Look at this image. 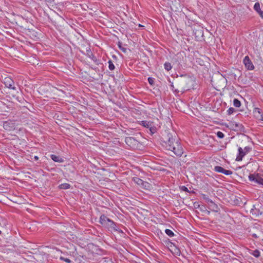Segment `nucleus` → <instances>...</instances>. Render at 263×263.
<instances>
[{
  "instance_id": "obj_31",
  "label": "nucleus",
  "mask_w": 263,
  "mask_h": 263,
  "mask_svg": "<svg viewBox=\"0 0 263 263\" xmlns=\"http://www.w3.org/2000/svg\"><path fill=\"white\" fill-rule=\"evenodd\" d=\"M233 172L232 171L230 170H226L224 169V171H223V174L226 175H230L232 174Z\"/></svg>"
},
{
  "instance_id": "obj_28",
  "label": "nucleus",
  "mask_w": 263,
  "mask_h": 263,
  "mask_svg": "<svg viewBox=\"0 0 263 263\" xmlns=\"http://www.w3.org/2000/svg\"><path fill=\"white\" fill-rule=\"evenodd\" d=\"M216 135H217V137L220 139L223 138L224 136V135L223 134V133L220 131L216 133Z\"/></svg>"
},
{
  "instance_id": "obj_39",
  "label": "nucleus",
  "mask_w": 263,
  "mask_h": 263,
  "mask_svg": "<svg viewBox=\"0 0 263 263\" xmlns=\"http://www.w3.org/2000/svg\"><path fill=\"white\" fill-rule=\"evenodd\" d=\"M34 159L35 160H37L39 159V157L37 156H34Z\"/></svg>"
},
{
  "instance_id": "obj_2",
  "label": "nucleus",
  "mask_w": 263,
  "mask_h": 263,
  "mask_svg": "<svg viewBox=\"0 0 263 263\" xmlns=\"http://www.w3.org/2000/svg\"><path fill=\"white\" fill-rule=\"evenodd\" d=\"M250 213L252 215H254L257 217H263V205L261 203L253 205V208L250 211Z\"/></svg>"
},
{
  "instance_id": "obj_23",
  "label": "nucleus",
  "mask_w": 263,
  "mask_h": 263,
  "mask_svg": "<svg viewBox=\"0 0 263 263\" xmlns=\"http://www.w3.org/2000/svg\"><path fill=\"white\" fill-rule=\"evenodd\" d=\"M118 46L119 48V49L122 50L123 52L125 53L126 52V48L123 47L122 46V43L120 41H119L118 42Z\"/></svg>"
},
{
  "instance_id": "obj_26",
  "label": "nucleus",
  "mask_w": 263,
  "mask_h": 263,
  "mask_svg": "<svg viewBox=\"0 0 263 263\" xmlns=\"http://www.w3.org/2000/svg\"><path fill=\"white\" fill-rule=\"evenodd\" d=\"M108 64H109V66H108V68L110 70H113L115 69V66L112 63V62L111 61V60H109L108 61Z\"/></svg>"
},
{
  "instance_id": "obj_9",
  "label": "nucleus",
  "mask_w": 263,
  "mask_h": 263,
  "mask_svg": "<svg viewBox=\"0 0 263 263\" xmlns=\"http://www.w3.org/2000/svg\"><path fill=\"white\" fill-rule=\"evenodd\" d=\"M238 155L236 158V161H240L242 160V158L245 156V155L246 154L245 153V151L242 149V148L240 147L238 148Z\"/></svg>"
},
{
  "instance_id": "obj_19",
  "label": "nucleus",
  "mask_w": 263,
  "mask_h": 263,
  "mask_svg": "<svg viewBox=\"0 0 263 263\" xmlns=\"http://www.w3.org/2000/svg\"><path fill=\"white\" fill-rule=\"evenodd\" d=\"M141 124L143 126L148 128L150 127V126L152 125V123L148 122L147 121H142Z\"/></svg>"
},
{
  "instance_id": "obj_1",
  "label": "nucleus",
  "mask_w": 263,
  "mask_h": 263,
  "mask_svg": "<svg viewBox=\"0 0 263 263\" xmlns=\"http://www.w3.org/2000/svg\"><path fill=\"white\" fill-rule=\"evenodd\" d=\"M161 141L163 143V145L167 150L172 151L177 156H182L183 153V148L176 134L165 131L161 137Z\"/></svg>"
},
{
  "instance_id": "obj_42",
  "label": "nucleus",
  "mask_w": 263,
  "mask_h": 263,
  "mask_svg": "<svg viewBox=\"0 0 263 263\" xmlns=\"http://www.w3.org/2000/svg\"><path fill=\"white\" fill-rule=\"evenodd\" d=\"M1 233H2V232H1V231L0 230V234H1Z\"/></svg>"
},
{
  "instance_id": "obj_11",
  "label": "nucleus",
  "mask_w": 263,
  "mask_h": 263,
  "mask_svg": "<svg viewBox=\"0 0 263 263\" xmlns=\"http://www.w3.org/2000/svg\"><path fill=\"white\" fill-rule=\"evenodd\" d=\"M254 9L257 12L260 17L263 18V11L261 10L259 3H256L254 5Z\"/></svg>"
},
{
  "instance_id": "obj_35",
  "label": "nucleus",
  "mask_w": 263,
  "mask_h": 263,
  "mask_svg": "<svg viewBox=\"0 0 263 263\" xmlns=\"http://www.w3.org/2000/svg\"><path fill=\"white\" fill-rule=\"evenodd\" d=\"M254 112L255 113V112H258V114H260L261 113V110L259 108H254Z\"/></svg>"
},
{
  "instance_id": "obj_14",
  "label": "nucleus",
  "mask_w": 263,
  "mask_h": 263,
  "mask_svg": "<svg viewBox=\"0 0 263 263\" xmlns=\"http://www.w3.org/2000/svg\"><path fill=\"white\" fill-rule=\"evenodd\" d=\"M115 227H116V223L110 219L105 228H107L108 230L110 231L111 228H115Z\"/></svg>"
},
{
  "instance_id": "obj_10",
  "label": "nucleus",
  "mask_w": 263,
  "mask_h": 263,
  "mask_svg": "<svg viewBox=\"0 0 263 263\" xmlns=\"http://www.w3.org/2000/svg\"><path fill=\"white\" fill-rule=\"evenodd\" d=\"M232 128L234 130L242 131L244 128L243 126L241 124L233 122L231 124Z\"/></svg>"
},
{
  "instance_id": "obj_37",
  "label": "nucleus",
  "mask_w": 263,
  "mask_h": 263,
  "mask_svg": "<svg viewBox=\"0 0 263 263\" xmlns=\"http://www.w3.org/2000/svg\"><path fill=\"white\" fill-rule=\"evenodd\" d=\"M198 33H199V35H201V36H202V35H203V31H202V30H199L198 31Z\"/></svg>"
},
{
  "instance_id": "obj_4",
  "label": "nucleus",
  "mask_w": 263,
  "mask_h": 263,
  "mask_svg": "<svg viewBox=\"0 0 263 263\" xmlns=\"http://www.w3.org/2000/svg\"><path fill=\"white\" fill-rule=\"evenodd\" d=\"M134 181L138 184L140 187L144 189H148L150 187V184L146 181H144L138 177L134 178Z\"/></svg>"
},
{
  "instance_id": "obj_41",
  "label": "nucleus",
  "mask_w": 263,
  "mask_h": 263,
  "mask_svg": "<svg viewBox=\"0 0 263 263\" xmlns=\"http://www.w3.org/2000/svg\"><path fill=\"white\" fill-rule=\"evenodd\" d=\"M188 80H189V81H191V80L190 79H188Z\"/></svg>"
},
{
  "instance_id": "obj_16",
  "label": "nucleus",
  "mask_w": 263,
  "mask_h": 263,
  "mask_svg": "<svg viewBox=\"0 0 263 263\" xmlns=\"http://www.w3.org/2000/svg\"><path fill=\"white\" fill-rule=\"evenodd\" d=\"M203 198L205 200V201L208 203H211L212 204H213V205L214 206H215L216 208L217 207V205L215 204L214 202L211 200L210 199V198H209L208 197L206 196L205 195H203Z\"/></svg>"
},
{
  "instance_id": "obj_15",
  "label": "nucleus",
  "mask_w": 263,
  "mask_h": 263,
  "mask_svg": "<svg viewBox=\"0 0 263 263\" xmlns=\"http://www.w3.org/2000/svg\"><path fill=\"white\" fill-rule=\"evenodd\" d=\"M60 189L66 190L70 187V185L68 183H62L59 186Z\"/></svg>"
},
{
  "instance_id": "obj_18",
  "label": "nucleus",
  "mask_w": 263,
  "mask_h": 263,
  "mask_svg": "<svg viewBox=\"0 0 263 263\" xmlns=\"http://www.w3.org/2000/svg\"><path fill=\"white\" fill-rule=\"evenodd\" d=\"M197 205H198L197 208H199V209L201 211L205 212V213H208V214H209L210 213V212L206 210V209L204 205L200 206L199 204H198Z\"/></svg>"
},
{
  "instance_id": "obj_30",
  "label": "nucleus",
  "mask_w": 263,
  "mask_h": 263,
  "mask_svg": "<svg viewBox=\"0 0 263 263\" xmlns=\"http://www.w3.org/2000/svg\"><path fill=\"white\" fill-rule=\"evenodd\" d=\"M235 111V109L233 107H230L227 110L228 115H231Z\"/></svg>"
},
{
  "instance_id": "obj_38",
  "label": "nucleus",
  "mask_w": 263,
  "mask_h": 263,
  "mask_svg": "<svg viewBox=\"0 0 263 263\" xmlns=\"http://www.w3.org/2000/svg\"><path fill=\"white\" fill-rule=\"evenodd\" d=\"M252 237L255 238H258V236L256 234H253L252 235Z\"/></svg>"
},
{
  "instance_id": "obj_5",
  "label": "nucleus",
  "mask_w": 263,
  "mask_h": 263,
  "mask_svg": "<svg viewBox=\"0 0 263 263\" xmlns=\"http://www.w3.org/2000/svg\"><path fill=\"white\" fill-rule=\"evenodd\" d=\"M243 63L248 70H252L254 69V66L248 55L245 57Z\"/></svg>"
},
{
  "instance_id": "obj_24",
  "label": "nucleus",
  "mask_w": 263,
  "mask_h": 263,
  "mask_svg": "<svg viewBox=\"0 0 263 263\" xmlns=\"http://www.w3.org/2000/svg\"><path fill=\"white\" fill-rule=\"evenodd\" d=\"M148 128L152 134H154L157 132V128L154 126H152L151 125Z\"/></svg>"
},
{
  "instance_id": "obj_21",
  "label": "nucleus",
  "mask_w": 263,
  "mask_h": 263,
  "mask_svg": "<svg viewBox=\"0 0 263 263\" xmlns=\"http://www.w3.org/2000/svg\"><path fill=\"white\" fill-rule=\"evenodd\" d=\"M233 105L236 107H239L241 105V102L237 99H234L233 100Z\"/></svg>"
},
{
  "instance_id": "obj_12",
  "label": "nucleus",
  "mask_w": 263,
  "mask_h": 263,
  "mask_svg": "<svg viewBox=\"0 0 263 263\" xmlns=\"http://www.w3.org/2000/svg\"><path fill=\"white\" fill-rule=\"evenodd\" d=\"M125 142L127 144L130 145V144L135 142L136 140L134 137H128L125 138Z\"/></svg>"
},
{
  "instance_id": "obj_34",
  "label": "nucleus",
  "mask_w": 263,
  "mask_h": 263,
  "mask_svg": "<svg viewBox=\"0 0 263 263\" xmlns=\"http://www.w3.org/2000/svg\"><path fill=\"white\" fill-rule=\"evenodd\" d=\"M251 150V148L249 147V146H246L244 148V151L245 152V153H248V152H249Z\"/></svg>"
},
{
  "instance_id": "obj_32",
  "label": "nucleus",
  "mask_w": 263,
  "mask_h": 263,
  "mask_svg": "<svg viewBox=\"0 0 263 263\" xmlns=\"http://www.w3.org/2000/svg\"><path fill=\"white\" fill-rule=\"evenodd\" d=\"M60 259L64 260L67 263H70L71 262V260L69 258H65L64 257H61Z\"/></svg>"
},
{
  "instance_id": "obj_36",
  "label": "nucleus",
  "mask_w": 263,
  "mask_h": 263,
  "mask_svg": "<svg viewBox=\"0 0 263 263\" xmlns=\"http://www.w3.org/2000/svg\"><path fill=\"white\" fill-rule=\"evenodd\" d=\"M171 87L172 88V90H173L175 92H178L179 91L177 89H174V85L173 84L171 85Z\"/></svg>"
},
{
  "instance_id": "obj_27",
  "label": "nucleus",
  "mask_w": 263,
  "mask_h": 263,
  "mask_svg": "<svg viewBox=\"0 0 263 263\" xmlns=\"http://www.w3.org/2000/svg\"><path fill=\"white\" fill-rule=\"evenodd\" d=\"M112 230L117 231L119 233H123V231L118 227V226H117L116 224V227H115V228H111L110 231H112Z\"/></svg>"
},
{
  "instance_id": "obj_22",
  "label": "nucleus",
  "mask_w": 263,
  "mask_h": 263,
  "mask_svg": "<svg viewBox=\"0 0 263 263\" xmlns=\"http://www.w3.org/2000/svg\"><path fill=\"white\" fill-rule=\"evenodd\" d=\"M251 254L256 258H258L260 256V252L259 251V250L257 249L253 251L251 253Z\"/></svg>"
},
{
  "instance_id": "obj_13",
  "label": "nucleus",
  "mask_w": 263,
  "mask_h": 263,
  "mask_svg": "<svg viewBox=\"0 0 263 263\" xmlns=\"http://www.w3.org/2000/svg\"><path fill=\"white\" fill-rule=\"evenodd\" d=\"M51 158L55 162H63V159L60 157L59 156L54 155H51Z\"/></svg>"
},
{
  "instance_id": "obj_29",
  "label": "nucleus",
  "mask_w": 263,
  "mask_h": 263,
  "mask_svg": "<svg viewBox=\"0 0 263 263\" xmlns=\"http://www.w3.org/2000/svg\"><path fill=\"white\" fill-rule=\"evenodd\" d=\"M148 82L151 85H153L154 84V79L152 77H149L148 78Z\"/></svg>"
},
{
  "instance_id": "obj_40",
  "label": "nucleus",
  "mask_w": 263,
  "mask_h": 263,
  "mask_svg": "<svg viewBox=\"0 0 263 263\" xmlns=\"http://www.w3.org/2000/svg\"><path fill=\"white\" fill-rule=\"evenodd\" d=\"M261 120L263 121V115H261Z\"/></svg>"
},
{
  "instance_id": "obj_6",
  "label": "nucleus",
  "mask_w": 263,
  "mask_h": 263,
  "mask_svg": "<svg viewBox=\"0 0 263 263\" xmlns=\"http://www.w3.org/2000/svg\"><path fill=\"white\" fill-rule=\"evenodd\" d=\"M4 83L6 87L15 90V87L14 85V82L12 79L9 77H6L4 80Z\"/></svg>"
},
{
  "instance_id": "obj_3",
  "label": "nucleus",
  "mask_w": 263,
  "mask_h": 263,
  "mask_svg": "<svg viewBox=\"0 0 263 263\" xmlns=\"http://www.w3.org/2000/svg\"><path fill=\"white\" fill-rule=\"evenodd\" d=\"M250 181H253L259 184L263 185V178L261 177L258 174H250L249 176Z\"/></svg>"
},
{
  "instance_id": "obj_8",
  "label": "nucleus",
  "mask_w": 263,
  "mask_h": 263,
  "mask_svg": "<svg viewBox=\"0 0 263 263\" xmlns=\"http://www.w3.org/2000/svg\"><path fill=\"white\" fill-rule=\"evenodd\" d=\"M110 219H109L106 216L103 214L100 217L99 222L104 227H106L108 223L110 221Z\"/></svg>"
},
{
  "instance_id": "obj_25",
  "label": "nucleus",
  "mask_w": 263,
  "mask_h": 263,
  "mask_svg": "<svg viewBox=\"0 0 263 263\" xmlns=\"http://www.w3.org/2000/svg\"><path fill=\"white\" fill-rule=\"evenodd\" d=\"M165 232L170 237H172L174 235V232L170 229H166Z\"/></svg>"
},
{
  "instance_id": "obj_17",
  "label": "nucleus",
  "mask_w": 263,
  "mask_h": 263,
  "mask_svg": "<svg viewBox=\"0 0 263 263\" xmlns=\"http://www.w3.org/2000/svg\"><path fill=\"white\" fill-rule=\"evenodd\" d=\"M214 170L215 171V172H218V173H223V171H224V169L220 166H215L214 167Z\"/></svg>"
},
{
  "instance_id": "obj_33",
  "label": "nucleus",
  "mask_w": 263,
  "mask_h": 263,
  "mask_svg": "<svg viewBox=\"0 0 263 263\" xmlns=\"http://www.w3.org/2000/svg\"><path fill=\"white\" fill-rule=\"evenodd\" d=\"M180 188L183 191L186 192H190L188 189L184 185L180 186Z\"/></svg>"
},
{
  "instance_id": "obj_7",
  "label": "nucleus",
  "mask_w": 263,
  "mask_h": 263,
  "mask_svg": "<svg viewBox=\"0 0 263 263\" xmlns=\"http://www.w3.org/2000/svg\"><path fill=\"white\" fill-rule=\"evenodd\" d=\"M3 127L6 130H12L15 128V125L12 121H7L4 122Z\"/></svg>"
},
{
  "instance_id": "obj_20",
  "label": "nucleus",
  "mask_w": 263,
  "mask_h": 263,
  "mask_svg": "<svg viewBox=\"0 0 263 263\" xmlns=\"http://www.w3.org/2000/svg\"><path fill=\"white\" fill-rule=\"evenodd\" d=\"M164 69L167 71H170L171 70L172 67L170 62H166L164 64Z\"/></svg>"
}]
</instances>
